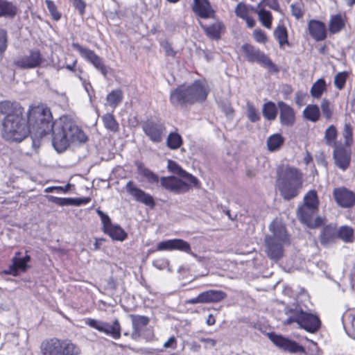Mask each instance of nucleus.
Returning <instances> with one entry per match:
<instances>
[{"mask_svg":"<svg viewBox=\"0 0 355 355\" xmlns=\"http://www.w3.org/2000/svg\"><path fill=\"white\" fill-rule=\"evenodd\" d=\"M200 26L206 34L211 39H218L223 25L221 22L217 21L210 26H205L200 23Z\"/></svg>","mask_w":355,"mask_h":355,"instance_id":"nucleus-36","label":"nucleus"},{"mask_svg":"<svg viewBox=\"0 0 355 355\" xmlns=\"http://www.w3.org/2000/svg\"><path fill=\"white\" fill-rule=\"evenodd\" d=\"M0 112L6 115L2 122L1 132L5 139L20 142L31 134L27 116L24 114V110L19 103L1 102Z\"/></svg>","mask_w":355,"mask_h":355,"instance_id":"nucleus-1","label":"nucleus"},{"mask_svg":"<svg viewBox=\"0 0 355 355\" xmlns=\"http://www.w3.org/2000/svg\"><path fill=\"white\" fill-rule=\"evenodd\" d=\"M333 196L336 203L343 208H349L355 204V193L345 187L336 188Z\"/></svg>","mask_w":355,"mask_h":355,"instance_id":"nucleus-18","label":"nucleus"},{"mask_svg":"<svg viewBox=\"0 0 355 355\" xmlns=\"http://www.w3.org/2000/svg\"><path fill=\"white\" fill-rule=\"evenodd\" d=\"M308 30L311 36L315 41H322L327 37V30L324 24L318 20L312 19L308 24Z\"/></svg>","mask_w":355,"mask_h":355,"instance_id":"nucleus-27","label":"nucleus"},{"mask_svg":"<svg viewBox=\"0 0 355 355\" xmlns=\"http://www.w3.org/2000/svg\"><path fill=\"white\" fill-rule=\"evenodd\" d=\"M343 136L345 140V145L350 146L353 141L352 129L349 124H345L343 131Z\"/></svg>","mask_w":355,"mask_h":355,"instance_id":"nucleus-51","label":"nucleus"},{"mask_svg":"<svg viewBox=\"0 0 355 355\" xmlns=\"http://www.w3.org/2000/svg\"><path fill=\"white\" fill-rule=\"evenodd\" d=\"M318 199L316 191H309L304 197V204L302 206H307L314 209H318Z\"/></svg>","mask_w":355,"mask_h":355,"instance_id":"nucleus-44","label":"nucleus"},{"mask_svg":"<svg viewBox=\"0 0 355 355\" xmlns=\"http://www.w3.org/2000/svg\"><path fill=\"white\" fill-rule=\"evenodd\" d=\"M127 192L133 197V198L150 208H153L155 202L153 197L144 191L137 187L132 181H129L125 185Z\"/></svg>","mask_w":355,"mask_h":355,"instance_id":"nucleus-17","label":"nucleus"},{"mask_svg":"<svg viewBox=\"0 0 355 355\" xmlns=\"http://www.w3.org/2000/svg\"><path fill=\"white\" fill-rule=\"evenodd\" d=\"M279 119L282 125L290 127L295 122V113L293 109L286 103L279 101Z\"/></svg>","mask_w":355,"mask_h":355,"instance_id":"nucleus-26","label":"nucleus"},{"mask_svg":"<svg viewBox=\"0 0 355 355\" xmlns=\"http://www.w3.org/2000/svg\"><path fill=\"white\" fill-rule=\"evenodd\" d=\"M142 129L148 139L154 143L161 142L166 135L165 125L159 121L148 120L142 125Z\"/></svg>","mask_w":355,"mask_h":355,"instance_id":"nucleus-13","label":"nucleus"},{"mask_svg":"<svg viewBox=\"0 0 355 355\" xmlns=\"http://www.w3.org/2000/svg\"><path fill=\"white\" fill-rule=\"evenodd\" d=\"M167 168L170 172L179 175L184 180L191 181V182L193 183H199L198 180L196 177L183 170L173 160L168 161Z\"/></svg>","mask_w":355,"mask_h":355,"instance_id":"nucleus-28","label":"nucleus"},{"mask_svg":"<svg viewBox=\"0 0 355 355\" xmlns=\"http://www.w3.org/2000/svg\"><path fill=\"white\" fill-rule=\"evenodd\" d=\"M333 157L337 167L343 171L348 168L351 161V150L349 149H347L342 146H336Z\"/></svg>","mask_w":355,"mask_h":355,"instance_id":"nucleus-22","label":"nucleus"},{"mask_svg":"<svg viewBox=\"0 0 355 355\" xmlns=\"http://www.w3.org/2000/svg\"><path fill=\"white\" fill-rule=\"evenodd\" d=\"M53 145L59 152H63L71 143L83 144L87 140L85 132L67 116H61L55 121Z\"/></svg>","mask_w":355,"mask_h":355,"instance_id":"nucleus-2","label":"nucleus"},{"mask_svg":"<svg viewBox=\"0 0 355 355\" xmlns=\"http://www.w3.org/2000/svg\"><path fill=\"white\" fill-rule=\"evenodd\" d=\"M85 323L100 332L105 333L106 335L111 336L114 339H119L121 337V326L117 319H116L112 324L106 322L92 318L85 319Z\"/></svg>","mask_w":355,"mask_h":355,"instance_id":"nucleus-10","label":"nucleus"},{"mask_svg":"<svg viewBox=\"0 0 355 355\" xmlns=\"http://www.w3.org/2000/svg\"><path fill=\"white\" fill-rule=\"evenodd\" d=\"M248 13V8L243 3L241 2L236 6L235 14L237 17L244 19L247 18Z\"/></svg>","mask_w":355,"mask_h":355,"instance_id":"nucleus-53","label":"nucleus"},{"mask_svg":"<svg viewBox=\"0 0 355 355\" xmlns=\"http://www.w3.org/2000/svg\"><path fill=\"white\" fill-rule=\"evenodd\" d=\"M327 90V84L323 78L317 80L312 85L310 94L313 98H320L322 94Z\"/></svg>","mask_w":355,"mask_h":355,"instance_id":"nucleus-35","label":"nucleus"},{"mask_svg":"<svg viewBox=\"0 0 355 355\" xmlns=\"http://www.w3.org/2000/svg\"><path fill=\"white\" fill-rule=\"evenodd\" d=\"M200 342L205 343V348H212L215 347L216 344V340L209 338H201L200 339Z\"/></svg>","mask_w":355,"mask_h":355,"instance_id":"nucleus-62","label":"nucleus"},{"mask_svg":"<svg viewBox=\"0 0 355 355\" xmlns=\"http://www.w3.org/2000/svg\"><path fill=\"white\" fill-rule=\"evenodd\" d=\"M160 184L165 189L176 194L189 191L193 187H197L199 183H193L183 178L175 176L162 177Z\"/></svg>","mask_w":355,"mask_h":355,"instance_id":"nucleus-9","label":"nucleus"},{"mask_svg":"<svg viewBox=\"0 0 355 355\" xmlns=\"http://www.w3.org/2000/svg\"><path fill=\"white\" fill-rule=\"evenodd\" d=\"M21 252H16L12 258V263L8 269L5 270L6 274L18 275L20 272H24L29 268L28 263L31 260L29 255L26 254L24 257H21Z\"/></svg>","mask_w":355,"mask_h":355,"instance_id":"nucleus-20","label":"nucleus"},{"mask_svg":"<svg viewBox=\"0 0 355 355\" xmlns=\"http://www.w3.org/2000/svg\"><path fill=\"white\" fill-rule=\"evenodd\" d=\"M73 6L77 9L81 16L85 13V3L82 0H71Z\"/></svg>","mask_w":355,"mask_h":355,"instance_id":"nucleus-59","label":"nucleus"},{"mask_svg":"<svg viewBox=\"0 0 355 355\" xmlns=\"http://www.w3.org/2000/svg\"><path fill=\"white\" fill-rule=\"evenodd\" d=\"M270 340L277 347L292 353L304 352V347L296 342L276 334H269Z\"/></svg>","mask_w":355,"mask_h":355,"instance_id":"nucleus-19","label":"nucleus"},{"mask_svg":"<svg viewBox=\"0 0 355 355\" xmlns=\"http://www.w3.org/2000/svg\"><path fill=\"white\" fill-rule=\"evenodd\" d=\"M138 170L139 174L146 178L149 183L154 184L159 182L158 176L150 170L142 166L141 165L138 166Z\"/></svg>","mask_w":355,"mask_h":355,"instance_id":"nucleus-48","label":"nucleus"},{"mask_svg":"<svg viewBox=\"0 0 355 355\" xmlns=\"http://www.w3.org/2000/svg\"><path fill=\"white\" fill-rule=\"evenodd\" d=\"M253 36L254 40L259 43L265 44L268 40L265 33L259 28L255 29L254 31Z\"/></svg>","mask_w":355,"mask_h":355,"instance_id":"nucleus-57","label":"nucleus"},{"mask_svg":"<svg viewBox=\"0 0 355 355\" xmlns=\"http://www.w3.org/2000/svg\"><path fill=\"white\" fill-rule=\"evenodd\" d=\"M269 230L270 234L265 237L264 251L270 259L277 261L284 255V245L289 243L288 235L285 226L277 220L270 223Z\"/></svg>","mask_w":355,"mask_h":355,"instance_id":"nucleus-4","label":"nucleus"},{"mask_svg":"<svg viewBox=\"0 0 355 355\" xmlns=\"http://www.w3.org/2000/svg\"><path fill=\"white\" fill-rule=\"evenodd\" d=\"M274 35L278 40L280 48L283 49L285 44H288L287 31L284 26H278L274 31Z\"/></svg>","mask_w":355,"mask_h":355,"instance_id":"nucleus-43","label":"nucleus"},{"mask_svg":"<svg viewBox=\"0 0 355 355\" xmlns=\"http://www.w3.org/2000/svg\"><path fill=\"white\" fill-rule=\"evenodd\" d=\"M246 116L252 123H255L260 119V114L258 110L250 102H247L246 104Z\"/></svg>","mask_w":355,"mask_h":355,"instance_id":"nucleus-47","label":"nucleus"},{"mask_svg":"<svg viewBox=\"0 0 355 355\" xmlns=\"http://www.w3.org/2000/svg\"><path fill=\"white\" fill-rule=\"evenodd\" d=\"M72 47L78 51L80 55L87 62H90L97 70L105 77L107 69L101 58L94 51L83 47L78 43H73Z\"/></svg>","mask_w":355,"mask_h":355,"instance_id":"nucleus-14","label":"nucleus"},{"mask_svg":"<svg viewBox=\"0 0 355 355\" xmlns=\"http://www.w3.org/2000/svg\"><path fill=\"white\" fill-rule=\"evenodd\" d=\"M123 98V92L119 89L112 90L106 96L107 103L112 109H115L121 103Z\"/></svg>","mask_w":355,"mask_h":355,"instance_id":"nucleus-34","label":"nucleus"},{"mask_svg":"<svg viewBox=\"0 0 355 355\" xmlns=\"http://www.w3.org/2000/svg\"><path fill=\"white\" fill-rule=\"evenodd\" d=\"M337 137V130L334 125H330L325 131L324 139L327 145L334 146H339L336 144V139Z\"/></svg>","mask_w":355,"mask_h":355,"instance_id":"nucleus-45","label":"nucleus"},{"mask_svg":"<svg viewBox=\"0 0 355 355\" xmlns=\"http://www.w3.org/2000/svg\"><path fill=\"white\" fill-rule=\"evenodd\" d=\"M337 235L344 241H350L353 236V230L347 226L341 227L337 232Z\"/></svg>","mask_w":355,"mask_h":355,"instance_id":"nucleus-50","label":"nucleus"},{"mask_svg":"<svg viewBox=\"0 0 355 355\" xmlns=\"http://www.w3.org/2000/svg\"><path fill=\"white\" fill-rule=\"evenodd\" d=\"M191 10L196 15L202 19L214 18L215 15V10L209 0H193Z\"/></svg>","mask_w":355,"mask_h":355,"instance_id":"nucleus-21","label":"nucleus"},{"mask_svg":"<svg viewBox=\"0 0 355 355\" xmlns=\"http://www.w3.org/2000/svg\"><path fill=\"white\" fill-rule=\"evenodd\" d=\"M226 294L217 290H208L200 293L198 297L190 299L187 301L189 304L217 302L224 299Z\"/></svg>","mask_w":355,"mask_h":355,"instance_id":"nucleus-23","label":"nucleus"},{"mask_svg":"<svg viewBox=\"0 0 355 355\" xmlns=\"http://www.w3.org/2000/svg\"><path fill=\"white\" fill-rule=\"evenodd\" d=\"M47 198L49 202H53L60 206H69L81 205L80 200L76 198H58L53 196H48Z\"/></svg>","mask_w":355,"mask_h":355,"instance_id":"nucleus-39","label":"nucleus"},{"mask_svg":"<svg viewBox=\"0 0 355 355\" xmlns=\"http://www.w3.org/2000/svg\"><path fill=\"white\" fill-rule=\"evenodd\" d=\"M7 48L6 32L3 29H0V53L6 51Z\"/></svg>","mask_w":355,"mask_h":355,"instance_id":"nucleus-58","label":"nucleus"},{"mask_svg":"<svg viewBox=\"0 0 355 355\" xmlns=\"http://www.w3.org/2000/svg\"><path fill=\"white\" fill-rule=\"evenodd\" d=\"M169 261L167 259H158L153 261V266L159 270L168 266Z\"/></svg>","mask_w":355,"mask_h":355,"instance_id":"nucleus-61","label":"nucleus"},{"mask_svg":"<svg viewBox=\"0 0 355 355\" xmlns=\"http://www.w3.org/2000/svg\"><path fill=\"white\" fill-rule=\"evenodd\" d=\"M344 327L349 336L355 340V311L343 316Z\"/></svg>","mask_w":355,"mask_h":355,"instance_id":"nucleus-30","label":"nucleus"},{"mask_svg":"<svg viewBox=\"0 0 355 355\" xmlns=\"http://www.w3.org/2000/svg\"><path fill=\"white\" fill-rule=\"evenodd\" d=\"M265 1L260 2L259 3V19L261 21V24L266 27V28L270 29L272 26V17L271 12L268 10H266L263 7V3Z\"/></svg>","mask_w":355,"mask_h":355,"instance_id":"nucleus-32","label":"nucleus"},{"mask_svg":"<svg viewBox=\"0 0 355 355\" xmlns=\"http://www.w3.org/2000/svg\"><path fill=\"white\" fill-rule=\"evenodd\" d=\"M157 250L159 251L179 250L198 258L197 254L191 252L190 244L182 239H174L162 241L157 244Z\"/></svg>","mask_w":355,"mask_h":355,"instance_id":"nucleus-16","label":"nucleus"},{"mask_svg":"<svg viewBox=\"0 0 355 355\" xmlns=\"http://www.w3.org/2000/svg\"><path fill=\"white\" fill-rule=\"evenodd\" d=\"M42 355H81L80 347L69 340L52 338L42 342Z\"/></svg>","mask_w":355,"mask_h":355,"instance_id":"nucleus-7","label":"nucleus"},{"mask_svg":"<svg viewBox=\"0 0 355 355\" xmlns=\"http://www.w3.org/2000/svg\"><path fill=\"white\" fill-rule=\"evenodd\" d=\"M175 343H176V340H175V337L173 336V337H171L166 342L164 343V347L165 348H168V347L175 348Z\"/></svg>","mask_w":355,"mask_h":355,"instance_id":"nucleus-63","label":"nucleus"},{"mask_svg":"<svg viewBox=\"0 0 355 355\" xmlns=\"http://www.w3.org/2000/svg\"><path fill=\"white\" fill-rule=\"evenodd\" d=\"M318 209L301 206L297 210L300 220L311 228H316L324 223V219L320 216L315 217Z\"/></svg>","mask_w":355,"mask_h":355,"instance_id":"nucleus-15","label":"nucleus"},{"mask_svg":"<svg viewBox=\"0 0 355 355\" xmlns=\"http://www.w3.org/2000/svg\"><path fill=\"white\" fill-rule=\"evenodd\" d=\"M345 22L340 14H337L331 16L329 22V31L331 33H336L340 32L344 27Z\"/></svg>","mask_w":355,"mask_h":355,"instance_id":"nucleus-40","label":"nucleus"},{"mask_svg":"<svg viewBox=\"0 0 355 355\" xmlns=\"http://www.w3.org/2000/svg\"><path fill=\"white\" fill-rule=\"evenodd\" d=\"M320 320L318 316L304 310L299 327L306 331L314 333L320 327Z\"/></svg>","mask_w":355,"mask_h":355,"instance_id":"nucleus-25","label":"nucleus"},{"mask_svg":"<svg viewBox=\"0 0 355 355\" xmlns=\"http://www.w3.org/2000/svg\"><path fill=\"white\" fill-rule=\"evenodd\" d=\"M71 188V184H67L65 187H49L44 189L45 193H52V192H58V193H67Z\"/></svg>","mask_w":355,"mask_h":355,"instance_id":"nucleus-56","label":"nucleus"},{"mask_svg":"<svg viewBox=\"0 0 355 355\" xmlns=\"http://www.w3.org/2000/svg\"><path fill=\"white\" fill-rule=\"evenodd\" d=\"M42 60L40 53L38 51H33L29 55L17 58L15 61V64L21 69H32L38 67Z\"/></svg>","mask_w":355,"mask_h":355,"instance_id":"nucleus-24","label":"nucleus"},{"mask_svg":"<svg viewBox=\"0 0 355 355\" xmlns=\"http://www.w3.org/2000/svg\"><path fill=\"white\" fill-rule=\"evenodd\" d=\"M262 113L266 119L269 121L274 120L277 113L275 104L271 101L264 103L262 108Z\"/></svg>","mask_w":355,"mask_h":355,"instance_id":"nucleus-42","label":"nucleus"},{"mask_svg":"<svg viewBox=\"0 0 355 355\" xmlns=\"http://www.w3.org/2000/svg\"><path fill=\"white\" fill-rule=\"evenodd\" d=\"M96 212L101 218L103 224V231L108 234L113 240L124 241L127 237L125 231L116 224H112L110 218L103 211L97 209Z\"/></svg>","mask_w":355,"mask_h":355,"instance_id":"nucleus-12","label":"nucleus"},{"mask_svg":"<svg viewBox=\"0 0 355 355\" xmlns=\"http://www.w3.org/2000/svg\"><path fill=\"white\" fill-rule=\"evenodd\" d=\"M276 187L285 200L296 197L302 185L303 175L297 168L288 165L282 166L277 171Z\"/></svg>","mask_w":355,"mask_h":355,"instance_id":"nucleus-3","label":"nucleus"},{"mask_svg":"<svg viewBox=\"0 0 355 355\" xmlns=\"http://www.w3.org/2000/svg\"><path fill=\"white\" fill-rule=\"evenodd\" d=\"M284 139L280 134H273L267 139V146L270 151L278 150L284 144Z\"/></svg>","mask_w":355,"mask_h":355,"instance_id":"nucleus-37","label":"nucleus"},{"mask_svg":"<svg viewBox=\"0 0 355 355\" xmlns=\"http://www.w3.org/2000/svg\"><path fill=\"white\" fill-rule=\"evenodd\" d=\"M105 127L112 132H116L119 130V124L115 120L114 116L110 113H107L102 117Z\"/></svg>","mask_w":355,"mask_h":355,"instance_id":"nucleus-46","label":"nucleus"},{"mask_svg":"<svg viewBox=\"0 0 355 355\" xmlns=\"http://www.w3.org/2000/svg\"><path fill=\"white\" fill-rule=\"evenodd\" d=\"M303 116L305 119L315 123L320 118V108L317 105H308L303 110Z\"/></svg>","mask_w":355,"mask_h":355,"instance_id":"nucleus-31","label":"nucleus"},{"mask_svg":"<svg viewBox=\"0 0 355 355\" xmlns=\"http://www.w3.org/2000/svg\"><path fill=\"white\" fill-rule=\"evenodd\" d=\"M160 46L163 49L165 55L166 56L174 58L176 55V51L172 47L171 43L167 40H163L160 42Z\"/></svg>","mask_w":355,"mask_h":355,"instance_id":"nucleus-54","label":"nucleus"},{"mask_svg":"<svg viewBox=\"0 0 355 355\" xmlns=\"http://www.w3.org/2000/svg\"><path fill=\"white\" fill-rule=\"evenodd\" d=\"M242 50L249 62H257L270 70H276L275 65L272 63L271 60L259 49L250 44H245L243 45Z\"/></svg>","mask_w":355,"mask_h":355,"instance_id":"nucleus-11","label":"nucleus"},{"mask_svg":"<svg viewBox=\"0 0 355 355\" xmlns=\"http://www.w3.org/2000/svg\"><path fill=\"white\" fill-rule=\"evenodd\" d=\"M244 19L245 20L247 25L249 28H253L256 25L255 20L249 16H248L247 18Z\"/></svg>","mask_w":355,"mask_h":355,"instance_id":"nucleus-64","label":"nucleus"},{"mask_svg":"<svg viewBox=\"0 0 355 355\" xmlns=\"http://www.w3.org/2000/svg\"><path fill=\"white\" fill-rule=\"evenodd\" d=\"M133 331L132 333V338L137 339L141 335V331L143 327L146 326L149 322V320L146 316L142 315H131Z\"/></svg>","mask_w":355,"mask_h":355,"instance_id":"nucleus-29","label":"nucleus"},{"mask_svg":"<svg viewBox=\"0 0 355 355\" xmlns=\"http://www.w3.org/2000/svg\"><path fill=\"white\" fill-rule=\"evenodd\" d=\"M291 12L296 19H300L303 16V11L298 5H291Z\"/></svg>","mask_w":355,"mask_h":355,"instance_id":"nucleus-60","label":"nucleus"},{"mask_svg":"<svg viewBox=\"0 0 355 355\" xmlns=\"http://www.w3.org/2000/svg\"><path fill=\"white\" fill-rule=\"evenodd\" d=\"M347 78V72H339L334 78V85L338 89H342L345 85Z\"/></svg>","mask_w":355,"mask_h":355,"instance_id":"nucleus-52","label":"nucleus"},{"mask_svg":"<svg viewBox=\"0 0 355 355\" xmlns=\"http://www.w3.org/2000/svg\"><path fill=\"white\" fill-rule=\"evenodd\" d=\"M304 309L299 304H293L288 306H282L281 309L275 313L276 318L284 325H300V320Z\"/></svg>","mask_w":355,"mask_h":355,"instance_id":"nucleus-8","label":"nucleus"},{"mask_svg":"<svg viewBox=\"0 0 355 355\" xmlns=\"http://www.w3.org/2000/svg\"><path fill=\"white\" fill-rule=\"evenodd\" d=\"M182 144V139L180 135L176 132L168 134L166 139V146L171 150L178 149Z\"/></svg>","mask_w":355,"mask_h":355,"instance_id":"nucleus-41","label":"nucleus"},{"mask_svg":"<svg viewBox=\"0 0 355 355\" xmlns=\"http://www.w3.org/2000/svg\"><path fill=\"white\" fill-rule=\"evenodd\" d=\"M16 13L17 8L12 3L6 0H0V17H8L12 18Z\"/></svg>","mask_w":355,"mask_h":355,"instance_id":"nucleus-38","label":"nucleus"},{"mask_svg":"<svg viewBox=\"0 0 355 355\" xmlns=\"http://www.w3.org/2000/svg\"><path fill=\"white\" fill-rule=\"evenodd\" d=\"M26 116L33 137L39 138L53 132L55 122L52 123L53 117L49 107L43 105L31 106Z\"/></svg>","mask_w":355,"mask_h":355,"instance_id":"nucleus-5","label":"nucleus"},{"mask_svg":"<svg viewBox=\"0 0 355 355\" xmlns=\"http://www.w3.org/2000/svg\"><path fill=\"white\" fill-rule=\"evenodd\" d=\"M320 107L323 116L327 120L331 119L333 114V109L329 101L326 98H323L320 103Z\"/></svg>","mask_w":355,"mask_h":355,"instance_id":"nucleus-49","label":"nucleus"},{"mask_svg":"<svg viewBox=\"0 0 355 355\" xmlns=\"http://www.w3.org/2000/svg\"><path fill=\"white\" fill-rule=\"evenodd\" d=\"M337 235L336 227L332 225L324 227L320 234V242L322 245H326L332 241Z\"/></svg>","mask_w":355,"mask_h":355,"instance_id":"nucleus-33","label":"nucleus"},{"mask_svg":"<svg viewBox=\"0 0 355 355\" xmlns=\"http://www.w3.org/2000/svg\"><path fill=\"white\" fill-rule=\"evenodd\" d=\"M45 3L53 18L55 20H59L61 15L57 10L56 6L53 2L50 0H46Z\"/></svg>","mask_w":355,"mask_h":355,"instance_id":"nucleus-55","label":"nucleus"},{"mask_svg":"<svg viewBox=\"0 0 355 355\" xmlns=\"http://www.w3.org/2000/svg\"><path fill=\"white\" fill-rule=\"evenodd\" d=\"M209 92L206 82L197 80L189 87L182 85L174 89L171 94L170 100L174 105L202 102L207 98Z\"/></svg>","mask_w":355,"mask_h":355,"instance_id":"nucleus-6","label":"nucleus"}]
</instances>
